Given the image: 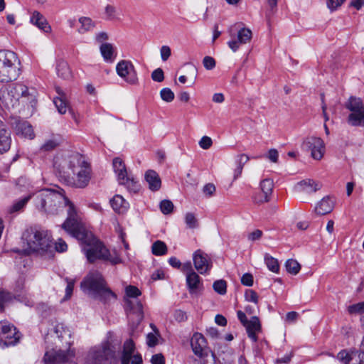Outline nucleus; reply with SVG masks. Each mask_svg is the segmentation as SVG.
I'll return each instance as SVG.
<instances>
[{
  "instance_id": "nucleus-1",
  "label": "nucleus",
  "mask_w": 364,
  "mask_h": 364,
  "mask_svg": "<svg viewBox=\"0 0 364 364\" xmlns=\"http://www.w3.org/2000/svg\"><path fill=\"white\" fill-rule=\"evenodd\" d=\"M62 228L71 236L85 245L82 250L89 262L92 263L97 259L109 262L112 264L122 262L117 252H110L86 229L81 217L72 206L69 210V216L62 224Z\"/></svg>"
},
{
  "instance_id": "nucleus-2",
  "label": "nucleus",
  "mask_w": 364,
  "mask_h": 364,
  "mask_svg": "<svg viewBox=\"0 0 364 364\" xmlns=\"http://www.w3.org/2000/svg\"><path fill=\"white\" fill-rule=\"evenodd\" d=\"M60 179L69 186L84 188L89 184L92 169L85 158L78 153L64 157L58 165Z\"/></svg>"
},
{
  "instance_id": "nucleus-3",
  "label": "nucleus",
  "mask_w": 364,
  "mask_h": 364,
  "mask_svg": "<svg viewBox=\"0 0 364 364\" xmlns=\"http://www.w3.org/2000/svg\"><path fill=\"white\" fill-rule=\"evenodd\" d=\"M23 249L21 250L24 255L37 253L42 256L51 257L54 249L63 252L67 250V244L62 239H59L53 247L50 237L46 231L38 230L31 228L26 230L22 235ZM15 252H20L18 250Z\"/></svg>"
},
{
  "instance_id": "nucleus-4",
  "label": "nucleus",
  "mask_w": 364,
  "mask_h": 364,
  "mask_svg": "<svg viewBox=\"0 0 364 364\" xmlns=\"http://www.w3.org/2000/svg\"><path fill=\"white\" fill-rule=\"evenodd\" d=\"M34 204L38 210L50 214H57L65 206H68V216L71 206L77 213L74 205L65 196L64 191L60 188L39 191L34 195Z\"/></svg>"
},
{
  "instance_id": "nucleus-5",
  "label": "nucleus",
  "mask_w": 364,
  "mask_h": 364,
  "mask_svg": "<svg viewBox=\"0 0 364 364\" xmlns=\"http://www.w3.org/2000/svg\"><path fill=\"white\" fill-rule=\"evenodd\" d=\"M81 289L94 299L107 303L115 294L107 287L106 282L98 271L90 272L81 282Z\"/></svg>"
},
{
  "instance_id": "nucleus-6",
  "label": "nucleus",
  "mask_w": 364,
  "mask_h": 364,
  "mask_svg": "<svg viewBox=\"0 0 364 364\" xmlns=\"http://www.w3.org/2000/svg\"><path fill=\"white\" fill-rule=\"evenodd\" d=\"M19 100L33 107L36 103L35 92H30L28 88L23 84L0 89V101L6 107H14Z\"/></svg>"
},
{
  "instance_id": "nucleus-7",
  "label": "nucleus",
  "mask_w": 364,
  "mask_h": 364,
  "mask_svg": "<svg viewBox=\"0 0 364 364\" xmlns=\"http://www.w3.org/2000/svg\"><path fill=\"white\" fill-rule=\"evenodd\" d=\"M20 60L17 54L9 50H0V82L16 80L20 75Z\"/></svg>"
},
{
  "instance_id": "nucleus-8",
  "label": "nucleus",
  "mask_w": 364,
  "mask_h": 364,
  "mask_svg": "<svg viewBox=\"0 0 364 364\" xmlns=\"http://www.w3.org/2000/svg\"><path fill=\"white\" fill-rule=\"evenodd\" d=\"M125 310L128 319L133 326H137L144 318L143 306L137 299L141 295L139 289L134 286H128L126 288Z\"/></svg>"
},
{
  "instance_id": "nucleus-9",
  "label": "nucleus",
  "mask_w": 364,
  "mask_h": 364,
  "mask_svg": "<svg viewBox=\"0 0 364 364\" xmlns=\"http://www.w3.org/2000/svg\"><path fill=\"white\" fill-rule=\"evenodd\" d=\"M114 355V350L109 341L92 348L87 357L88 364H111Z\"/></svg>"
},
{
  "instance_id": "nucleus-10",
  "label": "nucleus",
  "mask_w": 364,
  "mask_h": 364,
  "mask_svg": "<svg viewBox=\"0 0 364 364\" xmlns=\"http://www.w3.org/2000/svg\"><path fill=\"white\" fill-rule=\"evenodd\" d=\"M241 25L240 23H235L228 31L231 39L228 42V46L233 52H236L241 45L250 43L252 38V31L241 27Z\"/></svg>"
},
{
  "instance_id": "nucleus-11",
  "label": "nucleus",
  "mask_w": 364,
  "mask_h": 364,
  "mask_svg": "<svg viewBox=\"0 0 364 364\" xmlns=\"http://www.w3.org/2000/svg\"><path fill=\"white\" fill-rule=\"evenodd\" d=\"M346 107L351 112L347 119L348 123L353 127H364V103L362 100L350 97L346 104Z\"/></svg>"
},
{
  "instance_id": "nucleus-12",
  "label": "nucleus",
  "mask_w": 364,
  "mask_h": 364,
  "mask_svg": "<svg viewBox=\"0 0 364 364\" xmlns=\"http://www.w3.org/2000/svg\"><path fill=\"white\" fill-rule=\"evenodd\" d=\"M75 355L73 349H52L45 353L43 360L46 364H77L74 361Z\"/></svg>"
},
{
  "instance_id": "nucleus-13",
  "label": "nucleus",
  "mask_w": 364,
  "mask_h": 364,
  "mask_svg": "<svg viewBox=\"0 0 364 364\" xmlns=\"http://www.w3.org/2000/svg\"><path fill=\"white\" fill-rule=\"evenodd\" d=\"M112 166L115 173L117 175L119 183L124 185L129 190L136 192L139 190L137 182L133 178L127 176V169L124 161L119 157L114 158Z\"/></svg>"
},
{
  "instance_id": "nucleus-14",
  "label": "nucleus",
  "mask_w": 364,
  "mask_h": 364,
  "mask_svg": "<svg viewBox=\"0 0 364 364\" xmlns=\"http://www.w3.org/2000/svg\"><path fill=\"white\" fill-rule=\"evenodd\" d=\"M116 72L128 84L136 85L138 83L137 73L131 61L120 60L116 65Z\"/></svg>"
},
{
  "instance_id": "nucleus-15",
  "label": "nucleus",
  "mask_w": 364,
  "mask_h": 364,
  "mask_svg": "<svg viewBox=\"0 0 364 364\" xmlns=\"http://www.w3.org/2000/svg\"><path fill=\"white\" fill-rule=\"evenodd\" d=\"M301 148L305 151H311V156L316 160H320L324 153L323 141L316 136H309L306 138L302 144Z\"/></svg>"
},
{
  "instance_id": "nucleus-16",
  "label": "nucleus",
  "mask_w": 364,
  "mask_h": 364,
  "mask_svg": "<svg viewBox=\"0 0 364 364\" xmlns=\"http://www.w3.org/2000/svg\"><path fill=\"white\" fill-rule=\"evenodd\" d=\"M135 350L134 343L132 340H127L124 343L122 364H142V358L139 354H134Z\"/></svg>"
},
{
  "instance_id": "nucleus-17",
  "label": "nucleus",
  "mask_w": 364,
  "mask_h": 364,
  "mask_svg": "<svg viewBox=\"0 0 364 364\" xmlns=\"http://www.w3.org/2000/svg\"><path fill=\"white\" fill-rule=\"evenodd\" d=\"M193 260L196 269L201 274L208 273L213 267L210 257L201 250L193 253Z\"/></svg>"
},
{
  "instance_id": "nucleus-18",
  "label": "nucleus",
  "mask_w": 364,
  "mask_h": 364,
  "mask_svg": "<svg viewBox=\"0 0 364 364\" xmlns=\"http://www.w3.org/2000/svg\"><path fill=\"white\" fill-rule=\"evenodd\" d=\"M191 346L194 354L200 358L208 353H213L208 347L205 337L200 333H195L191 340Z\"/></svg>"
},
{
  "instance_id": "nucleus-19",
  "label": "nucleus",
  "mask_w": 364,
  "mask_h": 364,
  "mask_svg": "<svg viewBox=\"0 0 364 364\" xmlns=\"http://www.w3.org/2000/svg\"><path fill=\"white\" fill-rule=\"evenodd\" d=\"M14 130L16 135L23 138L33 139L35 136L32 126L24 120L16 121L14 124Z\"/></svg>"
},
{
  "instance_id": "nucleus-20",
  "label": "nucleus",
  "mask_w": 364,
  "mask_h": 364,
  "mask_svg": "<svg viewBox=\"0 0 364 364\" xmlns=\"http://www.w3.org/2000/svg\"><path fill=\"white\" fill-rule=\"evenodd\" d=\"M186 285L190 294H196L203 289L202 280L196 272L186 275Z\"/></svg>"
},
{
  "instance_id": "nucleus-21",
  "label": "nucleus",
  "mask_w": 364,
  "mask_h": 364,
  "mask_svg": "<svg viewBox=\"0 0 364 364\" xmlns=\"http://www.w3.org/2000/svg\"><path fill=\"white\" fill-rule=\"evenodd\" d=\"M11 138L9 132L6 129V125L0 120V154H2L10 149Z\"/></svg>"
},
{
  "instance_id": "nucleus-22",
  "label": "nucleus",
  "mask_w": 364,
  "mask_h": 364,
  "mask_svg": "<svg viewBox=\"0 0 364 364\" xmlns=\"http://www.w3.org/2000/svg\"><path fill=\"white\" fill-rule=\"evenodd\" d=\"M55 333L61 342L65 343V347L70 349V347L73 341L71 339V331L70 329L63 323H58L55 327Z\"/></svg>"
},
{
  "instance_id": "nucleus-23",
  "label": "nucleus",
  "mask_w": 364,
  "mask_h": 364,
  "mask_svg": "<svg viewBox=\"0 0 364 364\" xmlns=\"http://www.w3.org/2000/svg\"><path fill=\"white\" fill-rule=\"evenodd\" d=\"M30 21L45 33L51 32V26L46 18L38 11H34L31 16Z\"/></svg>"
},
{
  "instance_id": "nucleus-24",
  "label": "nucleus",
  "mask_w": 364,
  "mask_h": 364,
  "mask_svg": "<svg viewBox=\"0 0 364 364\" xmlns=\"http://www.w3.org/2000/svg\"><path fill=\"white\" fill-rule=\"evenodd\" d=\"M245 327L249 338L253 342H256L257 341V333L261 330V324L258 317L252 316Z\"/></svg>"
},
{
  "instance_id": "nucleus-25",
  "label": "nucleus",
  "mask_w": 364,
  "mask_h": 364,
  "mask_svg": "<svg viewBox=\"0 0 364 364\" xmlns=\"http://www.w3.org/2000/svg\"><path fill=\"white\" fill-rule=\"evenodd\" d=\"M145 180L149 185V188L152 191L159 190L161 186V181L159 174L154 170H148L144 175Z\"/></svg>"
},
{
  "instance_id": "nucleus-26",
  "label": "nucleus",
  "mask_w": 364,
  "mask_h": 364,
  "mask_svg": "<svg viewBox=\"0 0 364 364\" xmlns=\"http://www.w3.org/2000/svg\"><path fill=\"white\" fill-rule=\"evenodd\" d=\"M56 92L58 96L54 98L53 102L58 109V112L61 114H63L67 112L68 109L71 112L69 107V104L66 100L65 94L60 87H56Z\"/></svg>"
},
{
  "instance_id": "nucleus-27",
  "label": "nucleus",
  "mask_w": 364,
  "mask_h": 364,
  "mask_svg": "<svg viewBox=\"0 0 364 364\" xmlns=\"http://www.w3.org/2000/svg\"><path fill=\"white\" fill-rule=\"evenodd\" d=\"M333 201L330 197H324L315 207V212L321 215L328 214L333 210Z\"/></svg>"
},
{
  "instance_id": "nucleus-28",
  "label": "nucleus",
  "mask_w": 364,
  "mask_h": 364,
  "mask_svg": "<svg viewBox=\"0 0 364 364\" xmlns=\"http://www.w3.org/2000/svg\"><path fill=\"white\" fill-rule=\"evenodd\" d=\"M110 204L112 209L119 214L124 213L129 208V203L119 195L114 196L110 200Z\"/></svg>"
},
{
  "instance_id": "nucleus-29",
  "label": "nucleus",
  "mask_w": 364,
  "mask_h": 364,
  "mask_svg": "<svg viewBox=\"0 0 364 364\" xmlns=\"http://www.w3.org/2000/svg\"><path fill=\"white\" fill-rule=\"evenodd\" d=\"M101 55L107 63H112L115 60L117 53L112 44L109 43H102L100 47Z\"/></svg>"
},
{
  "instance_id": "nucleus-30",
  "label": "nucleus",
  "mask_w": 364,
  "mask_h": 364,
  "mask_svg": "<svg viewBox=\"0 0 364 364\" xmlns=\"http://www.w3.org/2000/svg\"><path fill=\"white\" fill-rule=\"evenodd\" d=\"M0 331L6 338L14 337V341H9V343H16L19 339V337L16 336V328L13 325L5 322H0Z\"/></svg>"
},
{
  "instance_id": "nucleus-31",
  "label": "nucleus",
  "mask_w": 364,
  "mask_h": 364,
  "mask_svg": "<svg viewBox=\"0 0 364 364\" xmlns=\"http://www.w3.org/2000/svg\"><path fill=\"white\" fill-rule=\"evenodd\" d=\"M297 187L306 193H313L320 189L321 186L318 183L309 179L300 181L297 183Z\"/></svg>"
},
{
  "instance_id": "nucleus-32",
  "label": "nucleus",
  "mask_w": 364,
  "mask_h": 364,
  "mask_svg": "<svg viewBox=\"0 0 364 364\" xmlns=\"http://www.w3.org/2000/svg\"><path fill=\"white\" fill-rule=\"evenodd\" d=\"M274 187L273 181L270 178H265L260 183V188L264 194V201L268 202L269 200V196L272 192Z\"/></svg>"
},
{
  "instance_id": "nucleus-33",
  "label": "nucleus",
  "mask_w": 364,
  "mask_h": 364,
  "mask_svg": "<svg viewBox=\"0 0 364 364\" xmlns=\"http://www.w3.org/2000/svg\"><path fill=\"white\" fill-rule=\"evenodd\" d=\"M250 158L246 154H240L237 156V167L234 171V180H236L242 173L244 165L249 161Z\"/></svg>"
},
{
  "instance_id": "nucleus-34",
  "label": "nucleus",
  "mask_w": 364,
  "mask_h": 364,
  "mask_svg": "<svg viewBox=\"0 0 364 364\" xmlns=\"http://www.w3.org/2000/svg\"><path fill=\"white\" fill-rule=\"evenodd\" d=\"M57 74L63 79H68L71 76V73L68 63L63 60H59L56 66Z\"/></svg>"
},
{
  "instance_id": "nucleus-35",
  "label": "nucleus",
  "mask_w": 364,
  "mask_h": 364,
  "mask_svg": "<svg viewBox=\"0 0 364 364\" xmlns=\"http://www.w3.org/2000/svg\"><path fill=\"white\" fill-rule=\"evenodd\" d=\"M151 251L154 255H164L167 252V246L163 241L157 240L152 244Z\"/></svg>"
},
{
  "instance_id": "nucleus-36",
  "label": "nucleus",
  "mask_w": 364,
  "mask_h": 364,
  "mask_svg": "<svg viewBox=\"0 0 364 364\" xmlns=\"http://www.w3.org/2000/svg\"><path fill=\"white\" fill-rule=\"evenodd\" d=\"M79 22L81 24L80 28H78L80 33H85L87 31L92 30L95 24L91 18L88 17H81L79 18Z\"/></svg>"
},
{
  "instance_id": "nucleus-37",
  "label": "nucleus",
  "mask_w": 364,
  "mask_h": 364,
  "mask_svg": "<svg viewBox=\"0 0 364 364\" xmlns=\"http://www.w3.org/2000/svg\"><path fill=\"white\" fill-rule=\"evenodd\" d=\"M285 267L287 271L293 275L297 274L301 269L300 264L294 259H287L285 263Z\"/></svg>"
},
{
  "instance_id": "nucleus-38",
  "label": "nucleus",
  "mask_w": 364,
  "mask_h": 364,
  "mask_svg": "<svg viewBox=\"0 0 364 364\" xmlns=\"http://www.w3.org/2000/svg\"><path fill=\"white\" fill-rule=\"evenodd\" d=\"M264 262L268 269L274 272L278 273L279 270V262L277 259L274 258L269 254H265Z\"/></svg>"
},
{
  "instance_id": "nucleus-39",
  "label": "nucleus",
  "mask_w": 364,
  "mask_h": 364,
  "mask_svg": "<svg viewBox=\"0 0 364 364\" xmlns=\"http://www.w3.org/2000/svg\"><path fill=\"white\" fill-rule=\"evenodd\" d=\"M219 357L225 364H231L235 360L232 350L228 348L221 351Z\"/></svg>"
},
{
  "instance_id": "nucleus-40",
  "label": "nucleus",
  "mask_w": 364,
  "mask_h": 364,
  "mask_svg": "<svg viewBox=\"0 0 364 364\" xmlns=\"http://www.w3.org/2000/svg\"><path fill=\"white\" fill-rule=\"evenodd\" d=\"M349 364H364V353L360 350H352Z\"/></svg>"
},
{
  "instance_id": "nucleus-41",
  "label": "nucleus",
  "mask_w": 364,
  "mask_h": 364,
  "mask_svg": "<svg viewBox=\"0 0 364 364\" xmlns=\"http://www.w3.org/2000/svg\"><path fill=\"white\" fill-rule=\"evenodd\" d=\"M213 289L220 295H224L227 291V283L223 279L215 281L213 284Z\"/></svg>"
},
{
  "instance_id": "nucleus-42",
  "label": "nucleus",
  "mask_w": 364,
  "mask_h": 364,
  "mask_svg": "<svg viewBox=\"0 0 364 364\" xmlns=\"http://www.w3.org/2000/svg\"><path fill=\"white\" fill-rule=\"evenodd\" d=\"M31 198V196L24 197L23 198L16 201L13 204V205L10 208L9 212L10 213H15L21 210L23 207L26 205V204L28 203L29 199Z\"/></svg>"
},
{
  "instance_id": "nucleus-43",
  "label": "nucleus",
  "mask_w": 364,
  "mask_h": 364,
  "mask_svg": "<svg viewBox=\"0 0 364 364\" xmlns=\"http://www.w3.org/2000/svg\"><path fill=\"white\" fill-rule=\"evenodd\" d=\"M12 299L10 293L0 290V312H2L4 309L5 305L9 302Z\"/></svg>"
},
{
  "instance_id": "nucleus-44",
  "label": "nucleus",
  "mask_w": 364,
  "mask_h": 364,
  "mask_svg": "<svg viewBox=\"0 0 364 364\" xmlns=\"http://www.w3.org/2000/svg\"><path fill=\"white\" fill-rule=\"evenodd\" d=\"M185 223L188 228H196L198 227V220L196 215L192 213H187L185 215Z\"/></svg>"
},
{
  "instance_id": "nucleus-45",
  "label": "nucleus",
  "mask_w": 364,
  "mask_h": 364,
  "mask_svg": "<svg viewBox=\"0 0 364 364\" xmlns=\"http://www.w3.org/2000/svg\"><path fill=\"white\" fill-rule=\"evenodd\" d=\"M160 210L165 215L170 214L173 210V204L169 200H163L160 203Z\"/></svg>"
},
{
  "instance_id": "nucleus-46",
  "label": "nucleus",
  "mask_w": 364,
  "mask_h": 364,
  "mask_svg": "<svg viewBox=\"0 0 364 364\" xmlns=\"http://www.w3.org/2000/svg\"><path fill=\"white\" fill-rule=\"evenodd\" d=\"M160 96L166 102H171L174 99V93L169 88H163L160 91Z\"/></svg>"
},
{
  "instance_id": "nucleus-47",
  "label": "nucleus",
  "mask_w": 364,
  "mask_h": 364,
  "mask_svg": "<svg viewBox=\"0 0 364 364\" xmlns=\"http://www.w3.org/2000/svg\"><path fill=\"white\" fill-rule=\"evenodd\" d=\"M348 311L350 314L364 313V302H359L349 306Z\"/></svg>"
},
{
  "instance_id": "nucleus-48",
  "label": "nucleus",
  "mask_w": 364,
  "mask_h": 364,
  "mask_svg": "<svg viewBox=\"0 0 364 364\" xmlns=\"http://www.w3.org/2000/svg\"><path fill=\"white\" fill-rule=\"evenodd\" d=\"M151 78L154 81L161 82L164 80V71L161 68L154 70L151 73Z\"/></svg>"
},
{
  "instance_id": "nucleus-49",
  "label": "nucleus",
  "mask_w": 364,
  "mask_h": 364,
  "mask_svg": "<svg viewBox=\"0 0 364 364\" xmlns=\"http://www.w3.org/2000/svg\"><path fill=\"white\" fill-rule=\"evenodd\" d=\"M245 297L247 301L253 302L255 304H257L258 302L257 294L252 289H247L245 291Z\"/></svg>"
},
{
  "instance_id": "nucleus-50",
  "label": "nucleus",
  "mask_w": 364,
  "mask_h": 364,
  "mask_svg": "<svg viewBox=\"0 0 364 364\" xmlns=\"http://www.w3.org/2000/svg\"><path fill=\"white\" fill-rule=\"evenodd\" d=\"M202 364H218L216 356L214 353H208L205 357L201 358Z\"/></svg>"
},
{
  "instance_id": "nucleus-51",
  "label": "nucleus",
  "mask_w": 364,
  "mask_h": 364,
  "mask_svg": "<svg viewBox=\"0 0 364 364\" xmlns=\"http://www.w3.org/2000/svg\"><path fill=\"white\" fill-rule=\"evenodd\" d=\"M198 144L203 149H208L212 146L213 141L210 137L204 136L200 139Z\"/></svg>"
},
{
  "instance_id": "nucleus-52",
  "label": "nucleus",
  "mask_w": 364,
  "mask_h": 364,
  "mask_svg": "<svg viewBox=\"0 0 364 364\" xmlns=\"http://www.w3.org/2000/svg\"><path fill=\"white\" fill-rule=\"evenodd\" d=\"M58 142L55 140L50 139L46 141L43 146H41V149L45 151H49L53 150L58 146Z\"/></svg>"
},
{
  "instance_id": "nucleus-53",
  "label": "nucleus",
  "mask_w": 364,
  "mask_h": 364,
  "mask_svg": "<svg viewBox=\"0 0 364 364\" xmlns=\"http://www.w3.org/2000/svg\"><path fill=\"white\" fill-rule=\"evenodd\" d=\"M161 58L163 61H166L171 55V50L169 46H162L160 48Z\"/></svg>"
},
{
  "instance_id": "nucleus-54",
  "label": "nucleus",
  "mask_w": 364,
  "mask_h": 364,
  "mask_svg": "<svg viewBox=\"0 0 364 364\" xmlns=\"http://www.w3.org/2000/svg\"><path fill=\"white\" fill-rule=\"evenodd\" d=\"M107 19L113 20L116 18V9L112 5H107L105 9Z\"/></svg>"
},
{
  "instance_id": "nucleus-55",
  "label": "nucleus",
  "mask_w": 364,
  "mask_h": 364,
  "mask_svg": "<svg viewBox=\"0 0 364 364\" xmlns=\"http://www.w3.org/2000/svg\"><path fill=\"white\" fill-rule=\"evenodd\" d=\"M346 0H327V6L331 11H335L341 6Z\"/></svg>"
},
{
  "instance_id": "nucleus-56",
  "label": "nucleus",
  "mask_w": 364,
  "mask_h": 364,
  "mask_svg": "<svg viewBox=\"0 0 364 364\" xmlns=\"http://www.w3.org/2000/svg\"><path fill=\"white\" fill-rule=\"evenodd\" d=\"M203 63L204 67L207 70H212L215 66V60H214L213 58H212L210 56H205L203 58Z\"/></svg>"
},
{
  "instance_id": "nucleus-57",
  "label": "nucleus",
  "mask_w": 364,
  "mask_h": 364,
  "mask_svg": "<svg viewBox=\"0 0 364 364\" xmlns=\"http://www.w3.org/2000/svg\"><path fill=\"white\" fill-rule=\"evenodd\" d=\"M173 316L175 320L178 322L185 321L188 318L186 313L181 309L176 310Z\"/></svg>"
},
{
  "instance_id": "nucleus-58",
  "label": "nucleus",
  "mask_w": 364,
  "mask_h": 364,
  "mask_svg": "<svg viewBox=\"0 0 364 364\" xmlns=\"http://www.w3.org/2000/svg\"><path fill=\"white\" fill-rule=\"evenodd\" d=\"M350 353L347 352L346 350H341L340 351L338 355L337 358L339 360L343 362L346 364H349L350 363Z\"/></svg>"
},
{
  "instance_id": "nucleus-59",
  "label": "nucleus",
  "mask_w": 364,
  "mask_h": 364,
  "mask_svg": "<svg viewBox=\"0 0 364 364\" xmlns=\"http://www.w3.org/2000/svg\"><path fill=\"white\" fill-rule=\"evenodd\" d=\"M241 283L247 287H251L253 284V277L250 273H245L241 278Z\"/></svg>"
},
{
  "instance_id": "nucleus-60",
  "label": "nucleus",
  "mask_w": 364,
  "mask_h": 364,
  "mask_svg": "<svg viewBox=\"0 0 364 364\" xmlns=\"http://www.w3.org/2000/svg\"><path fill=\"white\" fill-rule=\"evenodd\" d=\"M262 236V231L260 230H255L247 235V238L250 241H255L259 240Z\"/></svg>"
},
{
  "instance_id": "nucleus-61",
  "label": "nucleus",
  "mask_w": 364,
  "mask_h": 364,
  "mask_svg": "<svg viewBox=\"0 0 364 364\" xmlns=\"http://www.w3.org/2000/svg\"><path fill=\"white\" fill-rule=\"evenodd\" d=\"M152 364H165V359L161 353L155 354L151 359Z\"/></svg>"
},
{
  "instance_id": "nucleus-62",
  "label": "nucleus",
  "mask_w": 364,
  "mask_h": 364,
  "mask_svg": "<svg viewBox=\"0 0 364 364\" xmlns=\"http://www.w3.org/2000/svg\"><path fill=\"white\" fill-rule=\"evenodd\" d=\"M157 341L156 336L152 333H149L146 336V343L150 347L155 346L157 344Z\"/></svg>"
},
{
  "instance_id": "nucleus-63",
  "label": "nucleus",
  "mask_w": 364,
  "mask_h": 364,
  "mask_svg": "<svg viewBox=\"0 0 364 364\" xmlns=\"http://www.w3.org/2000/svg\"><path fill=\"white\" fill-rule=\"evenodd\" d=\"M203 191L206 196H210L215 191V187L212 183H208L203 187Z\"/></svg>"
},
{
  "instance_id": "nucleus-64",
  "label": "nucleus",
  "mask_w": 364,
  "mask_h": 364,
  "mask_svg": "<svg viewBox=\"0 0 364 364\" xmlns=\"http://www.w3.org/2000/svg\"><path fill=\"white\" fill-rule=\"evenodd\" d=\"M279 158V153L277 149H272L269 151L268 159L274 163L277 162Z\"/></svg>"
}]
</instances>
